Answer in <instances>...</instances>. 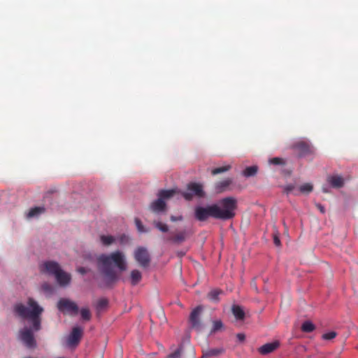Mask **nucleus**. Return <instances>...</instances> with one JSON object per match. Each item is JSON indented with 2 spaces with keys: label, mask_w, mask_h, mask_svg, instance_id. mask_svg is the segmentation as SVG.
Segmentation results:
<instances>
[{
  "label": "nucleus",
  "mask_w": 358,
  "mask_h": 358,
  "mask_svg": "<svg viewBox=\"0 0 358 358\" xmlns=\"http://www.w3.org/2000/svg\"><path fill=\"white\" fill-rule=\"evenodd\" d=\"M135 224L136 227L140 233H148L150 231L148 229H146L143 224H142L141 221L138 218L135 219Z\"/></svg>",
  "instance_id": "obj_28"
},
{
  "label": "nucleus",
  "mask_w": 358,
  "mask_h": 358,
  "mask_svg": "<svg viewBox=\"0 0 358 358\" xmlns=\"http://www.w3.org/2000/svg\"><path fill=\"white\" fill-rule=\"evenodd\" d=\"M136 261L142 267H147L150 262L149 253L145 248H138L134 252Z\"/></svg>",
  "instance_id": "obj_11"
},
{
  "label": "nucleus",
  "mask_w": 358,
  "mask_h": 358,
  "mask_svg": "<svg viewBox=\"0 0 358 358\" xmlns=\"http://www.w3.org/2000/svg\"><path fill=\"white\" fill-rule=\"evenodd\" d=\"M295 188V186L294 185H288L285 187L284 191L286 192V194H290Z\"/></svg>",
  "instance_id": "obj_35"
},
{
  "label": "nucleus",
  "mask_w": 358,
  "mask_h": 358,
  "mask_svg": "<svg viewBox=\"0 0 358 358\" xmlns=\"http://www.w3.org/2000/svg\"><path fill=\"white\" fill-rule=\"evenodd\" d=\"M78 272L80 273L82 275H85L87 273V270L85 267H79L77 269Z\"/></svg>",
  "instance_id": "obj_38"
},
{
  "label": "nucleus",
  "mask_w": 358,
  "mask_h": 358,
  "mask_svg": "<svg viewBox=\"0 0 358 358\" xmlns=\"http://www.w3.org/2000/svg\"><path fill=\"white\" fill-rule=\"evenodd\" d=\"M101 243L105 246H108L115 242V238L113 236L101 235L100 236Z\"/></svg>",
  "instance_id": "obj_24"
},
{
  "label": "nucleus",
  "mask_w": 358,
  "mask_h": 358,
  "mask_svg": "<svg viewBox=\"0 0 358 358\" xmlns=\"http://www.w3.org/2000/svg\"><path fill=\"white\" fill-rule=\"evenodd\" d=\"M230 169H231L230 165H226V166H223L221 167H217V168L213 169L211 171V173L213 176L217 175V174L228 171L229 170H230Z\"/></svg>",
  "instance_id": "obj_26"
},
{
  "label": "nucleus",
  "mask_w": 358,
  "mask_h": 358,
  "mask_svg": "<svg viewBox=\"0 0 358 358\" xmlns=\"http://www.w3.org/2000/svg\"><path fill=\"white\" fill-rule=\"evenodd\" d=\"M181 194L187 201H191L194 196L198 198H203L205 196L203 186L196 182L189 183L187 187V191L182 192Z\"/></svg>",
  "instance_id": "obj_6"
},
{
  "label": "nucleus",
  "mask_w": 358,
  "mask_h": 358,
  "mask_svg": "<svg viewBox=\"0 0 358 358\" xmlns=\"http://www.w3.org/2000/svg\"><path fill=\"white\" fill-rule=\"evenodd\" d=\"M14 312L21 318L30 320L34 331H38L41 329V315L43 308L34 299H28L27 306L22 303L15 304Z\"/></svg>",
  "instance_id": "obj_3"
},
{
  "label": "nucleus",
  "mask_w": 358,
  "mask_h": 358,
  "mask_svg": "<svg viewBox=\"0 0 358 358\" xmlns=\"http://www.w3.org/2000/svg\"><path fill=\"white\" fill-rule=\"evenodd\" d=\"M268 163L273 165L284 166L286 164V161L281 157H273L268 160Z\"/></svg>",
  "instance_id": "obj_27"
},
{
  "label": "nucleus",
  "mask_w": 358,
  "mask_h": 358,
  "mask_svg": "<svg viewBox=\"0 0 358 358\" xmlns=\"http://www.w3.org/2000/svg\"><path fill=\"white\" fill-rule=\"evenodd\" d=\"M222 293V292L220 289H213L208 293V297L210 300L217 302L219 301V295Z\"/></svg>",
  "instance_id": "obj_25"
},
{
  "label": "nucleus",
  "mask_w": 358,
  "mask_h": 358,
  "mask_svg": "<svg viewBox=\"0 0 358 358\" xmlns=\"http://www.w3.org/2000/svg\"><path fill=\"white\" fill-rule=\"evenodd\" d=\"M80 315L84 320L88 321L91 319L90 311L87 308H83L80 310Z\"/></svg>",
  "instance_id": "obj_31"
},
{
  "label": "nucleus",
  "mask_w": 358,
  "mask_h": 358,
  "mask_svg": "<svg viewBox=\"0 0 358 358\" xmlns=\"http://www.w3.org/2000/svg\"><path fill=\"white\" fill-rule=\"evenodd\" d=\"M280 346L279 341L268 343L261 346L258 351L261 355H267L275 350Z\"/></svg>",
  "instance_id": "obj_16"
},
{
  "label": "nucleus",
  "mask_w": 358,
  "mask_h": 358,
  "mask_svg": "<svg viewBox=\"0 0 358 358\" xmlns=\"http://www.w3.org/2000/svg\"><path fill=\"white\" fill-rule=\"evenodd\" d=\"M232 313L237 320H243L245 317V313L239 306H233Z\"/></svg>",
  "instance_id": "obj_20"
},
{
  "label": "nucleus",
  "mask_w": 358,
  "mask_h": 358,
  "mask_svg": "<svg viewBox=\"0 0 358 358\" xmlns=\"http://www.w3.org/2000/svg\"><path fill=\"white\" fill-rule=\"evenodd\" d=\"M170 220L172 222L182 221L183 220V217L182 215H179V216L171 215L170 217Z\"/></svg>",
  "instance_id": "obj_36"
},
{
  "label": "nucleus",
  "mask_w": 358,
  "mask_h": 358,
  "mask_svg": "<svg viewBox=\"0 0 358 358\" xmlns=\"http://www.w3.org/2000/svg\"><path fill=\"white\" fill-rule=\"evenodd\" d=\"M328 182L334 188H341L344 185V180L342 176H332L328 178Z\"/></svg>",
  "instance_id": "obj_17"
},
{
  "label": "nucleus",
  "mask_w": 358,
  "mask_h": 358,
  "mask_svg": "<svg viewBox=\"0 0 358 358\" xmlns=\"http://www.w3.org/2000/svg\"><path fill=\"white\" fill-rule=\"evenodd\" d=\"M114 264L120 271L127 269V262L124 254L117 250L108 255L102 254L97 258V265L100 272L105 278L106 286L111 287L119 278V276L113 268Z\"/></svg>",
  "instance_id": "obj_2"
},
{
  "label": "nucleus",
  "mask_w": 358,
  "mask_h": 358,
  "mask_svg": "<svg viewBox=\"0 0 358 358\" xmlns=\"http://www.w3.org/2000/svg\"><path fill=\"white\" fill-rule=\"evenodd\" d=\"M182 353V348H179L173 352L168 355V358H180Z\"/></svg>",
  "instance_id": "obj_33"
},
{
  "label": "nucleus",
  "mask_w": 358,
  "mask_h": 358,
  "mask_svg": "<svg viewBox=\"0 0 358 358\" xmlns=\"http://www.w3.org/2000/svg\"><path fill=\"white\" fill-rule=\"evenodd\" d=\"M236 208V199L227 196L220 199L217 204H212L207 207H196L194 215L199 221H205L210 217L222 220H229L235 217Z\"/></svg>",
  "instance_id": "obj_1"
},
{
  "label": "nucleus",
  "mask_w": 358,
  "mask_h": 358,
  "mask_svg": "<svg viewBox=\"0 0 358 358\" xmlns=\"http://www.w3.org/2000/svg\"><path fill=\"white\" fill-rule=\"evenodd\" d=\"M202 310L203 308L201 306H199L192 311L189 315V322L191 324V327L192 328L196 330H201V329L200 315Z\"/></svg>",
  "instance_id": "obj_12"
},
{
  "label": "nucleus",
  "mask_w": 358,
  "mask_h": 358,
  "mask_svg": "<svg viewBox=\"0 0 358 358\" xmlns=\"http://www.w3.org/2000/svg\"><path fill=\"white\" fill-rule=\"evenodd\" d=\"M225 352L224 348H207L202 350L201 358H211L218 357Z\"/></svg>",
  "instance_id": "obj_14"
},
{
  "label": "nucleus",
  "mask_w": 358,
  "mask_h": 358,
  "mask_svg": "<svg viewBox=\"0 0 358 358\" xmlns=\"http://www.w3.org/2000/svg\"><path fill=\"white\" fill-rule=\"evenodd\" d=\"M57 308L64 313L77 315L78 313L77 304L68 299H60L57 302Z\"/></svg>",
  "instance_id": "obj_9"
},
{
  "label": "nucleus",
  "mask_w": 358,
  "mask_h": 358,
  "mask_svg": "<svg viewBox=\"0 0 358 358\" xmlns=\"http://www.w3.org/2000/svg\"><path fill=\"white\" fill-rule=\"evenodd\" d=\"M273 243L278 247L280 245V240L276 234L273 236Z\"/></svg>",
  "instance_id": "obj_37"
},
{
  "label": "nucleus",
  "mask_w": 358,
  "mask_h": 358,
  "mask_svg": "<svg viewBox=\"0 0 358 358\" xmlns=\"http://www.w3.org/2000/svg\"><path fill=\"white\" fill-rule=\"evenodd\" d=\"M232 184L231 178H226L223 180L219 181L215 184V190L217 194L227 191L230 185Z\"/></svg>",
  "instance_id": "obj_15"
},
{
  "label": "nucleus",
  "mask_w": 358,
  "mask_h": 358,
  "mask_svg": "<svg viewBox=\"0 0 358 358\" xmlns=\"http://www.w3.org/2000/svg\"><path fill=\"white\" fill-rule=\"evenodd\" d=\"M108 301L105 299H100L97 303V307L99 308H104L107 306Z\"/></svg>",
  "instance_id": "obj_34"
},
{
  "label": "nucleus",
  "mask_w": 358,
  "mask_h": 358,
  "mask_svg": "<svg viewBox=\"0 0 358 358\" xmlns=\"http://www.w3.org/2000/svg\"><path fill=\"white\" fill-rule=\"evenodd\" d=\"M176 193L174 189H162L158 192V199L153 201L149 209L154 213H161L166 212L167 206L165 200L172 197Z\"/></svg>",
  "instance_id": "obj_5"
},
{
  "label": "nucleus",
  "mask_w": 358,
  "mask_h": 358,
  "mask_svg": "<svg viewBox=\"0 0 358 358\" xmlns=\"http://www.w3.org/2000/svg\"><path fill=\"white\" fill-rule=\"evenodd\" d=\"M43 272H45L49 275H54L57 282L60 286H66L71 280L69 273L64 272L60 267L59 264L54 261L45 262L41 268Z\"/></svg>",
  "instance_id": "obj_4"
},
{
  "label": "nucleus",
  "mask_w": 358,
  "mask_h": 358,
  "mask_svg": "<svg viewBox=\"0 0 358 358\" xmlns=\"http://www.w3.org/2000/svg\"><path fill=\"white\" fill-rule=\"evenodd\" d=\"M45 211V208L44 207L37 206L32 208L29 210L27 217L31 218L34 217H38L39 215L43 213Z\"/></svg>",
  "instance_id": "obj_18"
},
{
  "label": "nucleus",
  "mask_w": 358,
  "mask_h": 358,
  "mask_svg": "<svg viewBox=\"0 0 358 358\" xmlns=\"http://www.w3.org/2000/svg\"><path fill=\"white\" fill-rule=\"evenodd\" d=\"M291 148L297 152L299 157L313 155L315 153V149L310 143L303 140H299L294 143Z\"/></svg>",
  "instance_id": "obj_7"
},
{
  "label": "nucleus",
  "mask_w": 358,
  "mask_h": 358,
  "mask_svg": "<svg viewBox=\"0 0 358 358\" xmlns=\"http://www.w3.org/2000/svg\"><path fill=\"white\" fill-rule=\"evenodd\" d=\"M222 327H223V323L222 322L221 320L214 321L213 323V328L210 331V333L214 334V333L217 332V331L221 330L222 329Z\"/></svg>",
  "instance_id": "obj_29"
},
{
  "label": "nucleus",
  "mask_w": 358,
  "mask_h": 358,
  "mask_svg": "<svg viewBox=\"0 0 358 358\" xmlns=\"http://www.w3.org/2000/svg\"><path fill=\"white\" fill-rule=\"evenodd\" d=\"M152 224L155 228L163 233L169 231V227L166 224L162 223V222L154 220Z\"/></svg>",
  "instance_id": "obj_23"
},
{
  "label": "nucleus",
  "mask_w": 358,
  "mask_h": 358,
  "mask_svg": "<svg viewBox=\"0 0 358 358\" xmlns=\"http://www.w3.org/2000/svg\"><path fill=\"white\" fill-rule=\"evenodd\" d=\"M18 337L27 348L34 349L36 347V341L31 329L27 327L22 329L19 331Z\"/></svg>",
  "instance_id": "obj_8"
},
{
  "label": "nucleus",
  "mask_w": 358,
  "mask_h": 358,
  "mask_svg": "<svg viewBox=\"0 0 358 358\" xmlns=\"http://www.w3.org/2000/svg\"><path fill=\"white\" fill-rule=\"evenodd\" d=\"M315 326L310 321H305L301 325V331L306 333H310L315 330Z\"/></svg>",
  "instance_id": "obj_21"
},
{
  "label": "nucleus",
  "mask_w": 358,
  "mask_h": 358,
  "mask_svg": "<svg viewBox=\"0 0 358 358\" xmlns=\"http://www.w3.org/2000/svg\"><path fill=\"white\" fill-rule=\"evenodd\" d=\"M192 234V232L191 231L184 229L174 234L173 236L169 237L167 240L173 243L180 244L185 241Z\"/></svg>",
  "instance_id": "obj_13"
},
{
  "label": "nucleus",
  "mask_w": 358,
  "mask_h": 358,
  "mask_svg": "<svg viewBox=\"0 0 358 358\" xmlns=\"http://www.w3.org/2000/svg\"><path fill=\"white\" fill-rule=\"evenodd\" d=\"M257 170L258 168L257 166H248L243 171V174L245 177H251L257 173Z\"/></svg>",
  "instance_id": "obj_22"
},
{
  "label": "nucleus",
  "mask_w": 358,
  "mask_h": 358,
  "mask_svg": "<svg viewBox=\"0 0 358 358\" xmlns=\"http://www.w3.org/2000/svg\"><path fill=\"white\" fill-rule=\"evenodd\" d=\"M131 282L133 285H137L142 278L141 273L138 270H133L131 272Z\"/></svg>",
  "instance_id": "obj_19"
},
{
  "label": "nucleus",
  "mask_w": 358,
  "mask_h": 358,
  "mask_svg": "<svg viewBox=\"0 0 358 358\" xmlns=\"http://www.w3.org/2000/svg\"><path fill=\"white\" fill-rule=\"evenodd\" d=\"M238 340L241 342H243L245 339V336L244 334H238L236 336Z\"/></svg>",
  "instance_id": "obj_39"
},
{
  "label": "nucleus",
  "mask_w": 358,
  "mask_h": 358,
  "mask_svg": "<svg viewBox=\"0 0 358 358\" xmlns=\"http://www.w3.org/2000/svg\"><path fill=\"white\" fill-rule=\"evenodd\" d=\"M317 206L322 213L325 212L324 208L321 204H317Z\"/></svg>",
  "instance_id": "obj_40"
},
{
  "label": "nucleus",
  "mask_w": 358,
  "mask_h": 358,
  "mask_svg": "<svg viewBox=\"0 0 358 358\" xmlns=\"http://www.w3.org/2000/svg\"><path fill=\"white\" fill-rule=\"evenodd\" d=\"M83 335V329L80 327H75L72 329L70 334L66 339V344L70 348H76L80 343Z\"/></svg>",
  "instance_id": "obj_10"
},
{
  "label": "nucleus",
  "mask_w": 358,
  "mask_h": 358,
  "mask_svg": "<svg viewBox=\"0 0 358 358\" xmlns=\"http://www.w3.org/2000/svg\"><path fill=\"white\" fill-rule=\"evenodd\" d=\"M337 334L335 331H329L328 333L324 334L322 338L324 340H331L336 336Z\"/></svg>",
  "instance_id": "obj_32"
},
{
  "label": "nucleus",
  "mask_w": 358,
  "mask_h": 358,
  "mask_svg": "<svg viewBox=\"0 0 358 358\" xmlns=\"http://www.w3.org/2000/svg\"><path fill=\"white\" fill-rule=\"evenodd\" d=\"M313 190V185L310 183H306L300 186L299 191L303 194H308Z\"/></svg>",
  "instance_id": "obj_30"
}]
</instances>
